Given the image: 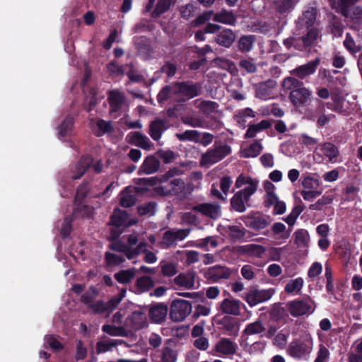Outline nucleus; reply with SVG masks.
<instances>
[{"label":"nucleus","instance_id":"13d9d810","mask_svg":"<svg viewBox=\"0 0 362 362\" xmlns=\"http://www.w3.org/2000/svg\"><path fill=\"white\" fill-rule=\"evenodd\" d=\"M177 353L172 349L166 346L163 349L160 359L157 362H175Z\"/></svg>","mask_w":362,"mask_h":362},{"label":"nucleus","instance_id":"a878e982","mask_svg":"<svg viewBox=\"0 0 362 362\" xmlns=\"http://www.w3.org/2000/svg\"><path fill=\"white\" fill-rule=\"evenodd\" d=\"M238 251L242 255L259 258L265 252L266 249L259 245L249 244L239 247Z\"/></svg>","mask_w":362,"mask_h":362},{"label":"nucleus","instance_id":"c9c22d12","mask_svg":"<svg viewBox=\"0 0 362 362\" xmlns=\"http://www.w3.org/2000/svg\"><path fill=\"white\" fill-rule=\"evenodd\" d=\"M238 66L241 70L250 74H255L257 71V64L252 57H247L241 58L238 62Z\"/></svg>","mask_w":362,"mask_h":362},{"label":"nucleus","instance_id":"69168bd1","mask_svg":"<svg viewBox=\"0 0 362 362\" xmlns=\"http://www.w3.org/2000/svg\"><path fill=\"white\" fill-rule=\"evenodd\" d=\"M303 210V208L301 206H295L293 209V210L291 212V214L285 219L286 222L289 226H293L295 223L296 218L301 214Z\"/></svg>","mask_w":362,"mask_h":362},{"label":"nucleus","instance_id":"37998d69","mask_svg":"<svg viewBox=\"0 0 362 362\" xmlns=\"http://www.w3.org/2000/svg\"><path fill=\"white\" fill-rule=\"evenodd\" d=\"M265 329L263 322L258 320L254 322L248 324L244 330V334L246 335L258 334L264 332Z\"/></svg>","mask_w":362,"mask_h":362},{"label":"nucleus","instance_id":"052dcab7","mask_svg":"<svg viewBox=\"0 0 362 362\" xmlns=\"http://www.w3.org/2000/svg\"><path fill=\"white\" fill-rule=\"evenodd\" d=\"M117 346V343H116V341H112L111 340L109 341H99L96 344V352L98 354L105 353Z\"/></svg>","mask_w":362,"mask_h":362},{"label":"nucleus","instance_id":"e2e57ef3","mask_svg":"<svg viewBox=\"0 0 362 362\" xmlns=\"http://www.w3.org/2000/svg\"><path fill=\"white\" fill-rule=\"evenodd\" d=\"M136 203V198L134 195L128 193H122L119 204L124 208H129L133 206Z\"/></svg>","mask_w":362,"mask_h":362},{"label":"nucleus","instance_id":"1a4fd4ad","mask_svg":"<svg viewBox=\"0 0 362 362\" xmlns=\"http://www.w3.org/2000/svg\"><path fill=\"white\" fill-rule=\"evenodd\" d=\"M276 86V81L273 79H268L252 85L255 97L261 100L270 98Z\"/></svg>","mask_w":362,"mask_h":362},{"label":"nucleus","instance_id":"7c9ffc66","mask_svg":"<svg viewBox=\"0 0 362 362\" xmlns=\"http://www.w3.org/2000/svg\"><path fill=\"white\" fill-rule=\"evenodd\" d=\"M211 63L214 66L226 70L232 74H234L238 71V69L235 63L224 57H216L212 60Z\"/></svg>","mask_w":362,"mask_h":362},{"label":"nucleus","instance_id":"c85d7f7f","mask_svg":"<svg viewBox=\"0 0 362 362\" xmlns=\"http://www.w3.org/2000/svg\"><path fill=\"white\" fill-rule=\"evenodd\" d=\"M160 167V161L154 156H148L145 158L139 172L144 174H152L156 173Z\"/></svg>","mask_w":362,"mask_h":362},{"label":"nucleus","instance_id":"2f4dec72","mask_svg":"<svg viewBox=\"0 0 362 362\" xmlns=\"http://www.w3.org/2000/svg\"><path fill=\"white\" fill-rule=\"evenodd\" d=\"M317 11L315 8L310 7L303 12L301 17L298 19V23L309 28L313 26L316 21Z\"/></svg>","mask_w":362,"mask_h":362},{"label":"nucleus","instance_id":"a18cd8bd","mask_svg":"<svg viewBox=\"0 0 362 362\" xmlns=\"http://www.w3.org/2000/svg\"><path fill=\"white\" fill-rule=\"evenodd\" d=\"M224 232L233 240H239L245 235V229L238 226H228L223 228Z\"/></svg>","mask_w":362,"mask_h":362},{"label":"nucleus","instance_id":"9d476101","mask_svg":"<svg viewBox=\"0 0 362 362\" xmlns=\"http://www.w3.org/2000/svg\"><path fill=\"white\" fill-rule=\"evenodd\" d=\"M312 346L311 339H308L305 341H293L289 345L288 351L293 357L302 358L311 351Z\"/></svg>","mask_w":362,"mask_h":362},{"label":"nucleus","instance_id":"4be33fe9","mask_svg":"<svg viewBox=\"0 0 362 362\" xmlns=\"http://www.w3.org/2000/svg\"><path fill=\"white\" fill-rule=\"evenodd\" d=\"M168 313V307L163 304H157L152 306L149 310V317L151 321L154 323H162Z\"/></svg>","mask_w":362,"mask_h":362},{"label":"nucleus","instance_id":"a19ab883","mask_svg":"<svg viewBox=\"0 0 362 362\" xmlns=\"http://www.w3.org/2000/svg\"><path fill=\"white\" fill-rule=\"evenodd\" d=\"M74 123L73 117L68 115L62 123L58 127L59 135L62 137L69 135L71 132Z\"/></svg>","mask_w":362,"mask_h":362},{"label":"nucleus","instance_id":"ea45409f","mask_svg":"<svg viewBox=\"0 0 362 362\" xmlns=\"http://www.w3.org/2000/svg\"><path fill=\"white\" fill-rule=\"evenodd\" d=\"M173 0H158L156 5V8L151 13V17L152 18H157L161 16V14L166 12L170 7Z\"/></svg>","mask_w":362,"mask_h":362},{"label":"nucleus","instance_id":"ddd939ff","mask_svg":"<svg viewBox=\"0 0 362 362\" xmlns=\"http://www.w3.org/2000/svg\"><path fill=\"white\" fill-rule=\"evenodd\" d=\"M240 304L239 300L227 298L221 301L218 309L223 314L238 316L240 314Z\"/></svg>","mask_w":362,"mask_h":362},{"label":"nucleus","instance_id":"bf43d9fd","mask_svg":"<svg viewBox=\"0 0 362 362\" xmlns=\"http://www.w3.org/2000/svg\"><path fill=\"white\" fill-rule=\"evenodd\" d=\"M105 259L107 265L109 266H117L124 262V258L122 256L106 252L105 253Z\"/></svg>","mask_w":362,"mask_h":362},{"label":"nucleus","instance_id":"6e6552de","mask_svg":"<svg viewBox=\"0 0 362 362\" xmlns=\"http://www.w3.org/2000/svg\"><path fill=\"white\" fill-rule=\"evenodd\" d=\"M252 190L243 189L238 191L230 199V207L235 211L243 213L246 210V204L253 194Z\"/></svg>","mask_w":362,"mask_h":362},{"label":"nucleus","instance_id":"4468645a","mask_svg":"<svg viewBox=\"0 0 362 362\" xmlns=\"http://www.w3.org/2000/svg\"><path fill=\"white\" fill-rule=\"evenodd\" d=\"M237 344L228 338H221L214 346V351L218 355L231 356L236 353Z\"/></svg>","mask_w":362,"mask_h":362},{"label":"nucleus","instance_id":"c03bdc74","mask_svg":"<svg viewBox=\"0 0 362 362\" xmlns=\"http://www.w3.org/2000/svg\"><path fill=\"white\" fill-rule=\"evenodd\" d=\"M102 330L110 336L128 337V332L123 327H117L112 325H104Z\"/></svg>","mask_w":362,"mask_h":362},{"label":"nucleus","instance_id":"603ef678","mask_svg":"<svg viewBox=\"0 0 362 362\" xmlns=\"http://www.w3.org/2000/svg\"><path fill=\"white\" fill-rule=\"evenodd\" d=\"M89 190V182L88 181H83L76 189L75 202L81 203L87 197Z\"/></svg>","mask_w":362,"mask_h":362},{"label":"nucleus","instance_id":"72a5a7b5","mask_svg":"<svg viewBox=\"0 0 362 362\" xmlns=\"http://www.w3.org/2000/svg\"><path fill=\"white\" fill-rule=\"evenodd\" d=\"M135 276L134 269H122L114 274L116 281L122 284H129Z\"/></svg>","mask_w":362,"mask_h":362},{"label":"nucleus","instance_id":"a211bd4d","mask_svg":"<svg viewBox=\"0 0 362 362\" xmlns=\"http://www.w3.org/2000/svg\"><path fill=\"white\" fill-rule=\"evenodd\" d=\"M167 129L168 127L164 119H156L151 122L148 133L154 141H158Z\"/></svg>","mask_w":362,"mask_h":362},{"label":"nucleus","instance_id":"338daca9","mask_svg":"<svg viewBox=\"0 0 362 362\" xmlns=\"http://www.w3.org/2000/svg\"><path fill=\"white\" fill-rule=\"evenodd\" d=\"M90 308L93 312L95 314H103L107 313V308L105 303L103 300H99L95 303H93V305H90Z\"/></svg>","mask_w":362,"mask_h":362},{"label":"nucleus","instance_id":"f704fd0d","mask_svg":"<svg viewBox=\"0 0 362 362\" xmlns=\"http://www.w3.org/2000/svg\"><path fill=\"white\" fill-rule=\"evenodd\" d=\"M321 150L323 154L329 158L330 162H334L339 156V151L338 148L330 142H325L321 145Z\"/></svg>","mask_w":362,"mask_h":362},{"label":"nucleus","instance_id":"680f3d73","mask_svg":"<svg viewBox=\"0 0 362 362\" xmlns=\"http://www.w3.org/2000/svg\"><path fill=\"white\" fill-rule=\"evenodd\" d=\"M302 185L306 189L316 190L320 186V182L311 176H306L302 180Z\"/></svg>","mask_w":362,"mask_h":362},{"label":"nucleus","instance_id":"bb28decb","mask_svg":"<svg viewBox=\"0 0 362 362\" xmlns=\"http://www.w3.org/2000/svg\"><path fill=\"white\" fill-rule=\"evenodd\" d=\"M128 214L126 211L119 209H115L113 214L110 216L109 225L114 227L120 228L121 226H127V220Z\"/></svg>","mask_w":362,"mask_h":362},{"label":"nucleus","instance_id":"5701e85b","mask_svg":"<svg viewBox=\"0 0 362 362\" xmlns=\"http://www.w3.org/2000/svg\"><path fill=\"white\" fill-rule=\"evenodd\" d=\"M134 45L139 54L148 57L151 52L149 39L145 36H135L133 38Z\"/></svg>","mask_w":362,"mask_h":362},{"label":"nucleus","instance_id":"6ab92c4d","mask_svg":"<svg viewBox=\"0 0 362 362\" xmlns=\"http://www.w3.org/2000/svg\"><path fill=\"white\" fill-rule=\"evenodd\" d=\"M127 321L131 327L134 330H139L147 327V318L142 310H135L127 317Z\"/></svg>","mask_w":362,"mask_h":362},{"label":"nucleus","instance_id":"aec40b11","mask_svg":"<svg viewBox=\"0 0 362 362\" xmlns=\"http://www.w3.org/2000/svg\"><path fill=\"white\" fill-rule=\"evenodd\" d=\"M236 39L235 33L231 29H224L215 38V42L221 47L229 48Z\"/></svg>","mask_w":362,"mask_h":362},{"label":"nucleus","instance_id":"b1692460","mask_svg":"<svg viewBox=\"0 0 362 362\" xmlns=\"http://www.w3.org/2000/svg\"><path fill=\"white\" fill-rule=\"evenodd\" d=\"M256 37L253 35H241L237 42V48L240 53L251 52L255 46Z\"/></svg>","mask_w":362,"mask_h":362},{"label":"nucleus","instance_id":"4c0bfd02","mask_svg":"<svg viewBox=\"0 0 362 362\" xmlns=\"http://www.w3.org/2000/svg\"><path fill=\"white\" fill-rule=\"evenodd\" d=\"M262 148L263 147L259 141H256L241 151V157L246 158L257 157L261 153Z\"/></svg>","mask_w":362,"mask_h":362},{"label":"nucleus","instance_id":"de8ad7c7","mask_svg":"<svg viewBox=\"0 0 362 362\" xmlns=\"http://www.w3.org/2000/svg\"><path fill=\"white\" fill-rule=\"evenodd\" d=\"M169 317L173 322L181 321V299H175L172 302Z\"/></svg>","mask_w":362,"mask_h":362},{"label":"nucleus","instance_id":"423d86ee","mask_svg":"<svg viewBox=\"0 0 362 362\" xmlns=\"http://www.w3.org/2000/svg\"><path fill=\"white\" fill-rule=\"evenodd\" d=\"M287 308L291 315L299 317L313 313L315 309V303L310 298H305L288 302Z\"/></svg>","mask_w":362,"mask_h":362},{"label":"nucleus","instance_id":"2eb2a0df","mask_svg":"<svg viewBox=\"0 0 362 362\" xmlns=\"http://www.w3.org/2000/svg\"><path fill=\"white\" fill-rule=\"evenodd\" d=\"M193 210L212 219H217L221 214V206L218 204L204 203L193 206Z\"/></svg>","mask_w":362,"mask_h":362},{"label":"nucleus","instance_id":"9b49d317","mask_svg":"<svg viewBox=\"0 0 362 362\" xmlns=\"http://www.w3.org/2000/svg\"><path fill=\"white\" fill-rule=\"evenodd\" d=\"M93 158L88 155L83 156L80 160L71 169V178L80 179L90 167Z\"/></svg>","mask_w":362,"mask_h":362},{"label":"nucleus","instance_id":"c756f323","mask_svg":"<svg viewBox=\"0 0 362 362\" xmlns=\"http://www.w3.org/2000/svg\"><path fill=\"white\" fill-rule=\"evenodd\" d=\"M258 183L257 180L240 174L236 179L235 186L236 188H240L243 185H247L244 189H252V193H255L257 191Z\"/></svg>","mask_w":362,"mask_h":362},{"label":"nucleus","instance_id":"8fccbe9b","mask_svg":"<svg viewBox=\"0 0 362 362\" xmlns=\"http://www.w3.org/2000/svg\"><path fill=\"white\" fill-rule=\"evenodd\" d=\"M156 203L148 202L137 206V212L139 216H153L156 212Z\"/></svg>","mask_w":362,"mask_h":362},{"label":"nucleus","instance_id":"58836bf2","mask_svg":"<svg viewBox=\"0 0 362 362\" xmlns=\"http://www.w3.org/2000/svg\"><path fill=\"white\" fill-rule=\"evenodd\" d=\"M112 242L108 245V248L111 250L122 252L128 259H132L130 255V247L119 240H112Z\"/></svg>","mask_w":362,"mask_h":362},{"label":"nucleus","instance_id":"49530a36","mask_svg":"<svg viewBox=\"0 0 362 362\" xmlns=\"http://www.w3.org/2000/svg\"><path fill=\"white\" fill-rule=\"evenodd\" d=\"M136 286L141 292H146L154 286V281L150 276H143L137 279Z\"/></svg>","mask_w":362,"mask_h":362},{"label":"nucleus","instance_id":"dca6fc26","mask_svg":"<svg viewBox=\"0 0 362 362\" xmlns=\"http://www.w3.org/2000/svg\"><path fill=\"white\" fill-rule=\"evenodd\" d=\"M107 101L110 105V112H117L122 108L125 102L124 94L119 90L109 91Z\"/></svg>","mask_w":362,"mask_h":362},{"label":"nucleus","instance_id":"e433bc0d","mask_svg":"<svg viewBox=\"0 0 362 362\" xmlns=\"http://www.w3.org/2000/svg\"><path fill=\"white\" fill-rule=\"evenodd\" d=\"M154 28L155 25L150 20L142 18L134 25L132 30L134 33H150Z\"/></svg>","mask_w":362,"mask_h":362},{"label":"nucleus","instance_id":"20e7f679","mask_svg":"<svg viewBox=\"0 0 362 362\" xmlns=\"http://www.w3.org/2000/svg\"><path fill=\"white\" fill-rule=\"evenodd\" d=\"M181 170L175 167L170 169L160 179V182H166L167 185L164 186L168 189V192L170 194H177L181 192Z\"/></svg>","mask_w":362,"mask_h":362},{"label":"nucleus","instance_id":"0eeeda50","mask_svg":"<svg viewBox=\"0 0 362 362\" xmlns=\"http://www.w3.org/2000/svg\"><path fill=\"white\" fill-rule=\"evenodd\" d=\"M320 37V31L317 28H311L308 33L295 40V47L298 50H307L315 47Z\"/></svg>","mask_w":362,"mask_h":362},{"label":"nucleus","instance_id":"4d7b16f0","mask_svg":"<svg viewBox=\"0 0 362 362\" xmlns=\"http://www.w3.org/2000/svg\"><path fill=\"white\" fill-rule=\"evenodd\" d=\"M303 285V280L301 278H297L291 280L285 286V291L291 293L293 292H299Z\"/></svg>","mask_w":362,"mask_h":362},{"label":"nucleus","instance_id":"6e6d98bb","mask_svg":"<svg viewBox=\"0 0 362 362\" xmlns=\"http://www.w3.org/2000/svg\"><path fill=\"white\" fill-rule=\"evenodd\" d=\"M163 243L168 246L173 245L177 239H181V229L177 230L176 232L172 230H167L163 234Z\"/></svg>","mask_w":362,"mask_h":362},{"label":"nucleus","instance_id":"0e129e2a","mask_svg":"<svg viewBox=\"0 0 362 362\" xmlns=\"http://www.w3.org/2000/svg\"><path fill=\"white\" fill-rule=\"evenodd\" d=\"M156 155L162 159L165 163H170L176 158L175 153L170 150L163 151L160 149L157 151Z\"/></svg>","mask_w":362,"mask_h":362},{"label":"nucleus","instance_id":"f03ea898","mask_svg":"<svg viewBox=\"0 0 362 362\" xmlns=\"http://www.w3.org/2000/svg\"><path fill=\"white\" fill-rule=\"evenodd\" d=\"M168 100H173L176 104L167 109L166 114L169 118L178 117L181 115V82L174 85L164 86L157 95L158 103L162 104Z\"/></svg>","mask_w":362,"mask_h":362},{"label":"nucleus","instance_id":"f8f14e48","mask_svg":"<svg viewBox=\"0 0 362 362\" xmlns=\"http://www.w3.org/2000/svg\"><path fill=\"white\" fill-rule=\"evenodd\" d=\"M231 275L230 269L222 266H214L209 268L206 272L205 278L211 281L217 282L221 279H227Z\"/></svg>","mask_w":362,"mask_h":362},{"label":"nucleus","instance_id":"473e14b6","mask_svg":"<svg viewBox=\"0 0 362 362\" xmlns=\"http://www.w3.org/2000/svg\"><path fill=\"white\" fill-rule=\"evenodd\" d=\"M202 88L199 83H192L190 82H182V96L188 99L197 96Z\"/></svg>","mask_w":362,"mask_h":362},{"label":"nucleus","instance_id":"f3484780","mask_svg":"<svg viewBox=\"0 0 362 362\" xmlns=\"http://www.w3.org/2000/svg\"><path fill=\"white\" fill-rule=\"evenodd\" d=\"M320 59L316 58L315 60L308 63L299 66L292 71V74L299 78H304L315 73L317 66L320 64Z\"/></svg>","mask_w":362,"mask_h":362},{"label":"nucleus","instance_id":"3c124183","mask_svg":"<svg viewBox=\"0 0 362 362\" xmlns=\"http://www.w3.org/2000/svg\"><path fill=\"white\" fill-rule=\"evenodd\" d=\"M98 127L97 136H101L105 134L110 133L113 131V127L110 121H105L103 119H99L96 123Z\"/></svg>","mask_w":362,"mask_h":362},{"label":"nucleus","instance_id":"393cba45","mask_svg":"<svg viewBox=\"0 0 362 362\" xmlns=\"http://www.w3.org/2000/svg\"><path fill=\"white\" fill-rule=\"evenodd\" d=\"M127 137L129 138V141L136 146L144 149L149 150L151 148V141L145 135L139 132H130Z\"/></svg>","mask_w":362,"mask_h":362},{"label":"nucleus","instance_id":"864d4df0","mask_svg":"<svg viewBox=\"0 0 362 362\" xmlns=\"http://www.w3.org/2000/svg\"><path fill=\"white\" fill-rule=\"evenodd\" d=\"M295 237V244L297 245L298 247H306L308 246L309 242V235L306 230H297L294 233Z\"/></svg>","mask_w":362,"mask_h":362},{"label":"nucleus","instance_id":"412c9836","mask_svg":"<svg viewBox=\"0 0 362 362\" xmlns=\"http://www.w3.org/2000/svg\"><path fill=\"white\" fill-rule=\"evenodd\" d=\"M194 105L197 108L199 109L203 114L206 115L221 112L218 110L219 105L214 101L198 99L194 101Z\"/></svg>","mask_w":362,"mask_h":362},{"label":"nucleus","instance_id":"f257e3e1","mask_svg":"<svg viewBox=\"0 0 362 362\" xmlns=\"http://www.w3.org/2000/svg\"><path fill=\"white\" fill-rule=\"evenodd\" d=\"M284 90H290L288 98L295 108L304 107L312 101V91L294 77H286L282 82Z\"/></svg>","mask_w":362,"mask_h":362},{"label":"nucleus","instance_id":"774afa93","mask_svg":"<svg viewBox=\"0 0 362 362\" xmlns=\"http://www.w3.org/2000/svg\"><path fill=\"white\" fill-rule=\"evenodd\" d=\"M346 17L350 18L356 22L362 21V8L356 6Z\"/></svg>","mask_w":362,"mask_h":362},{"label":"nucleus","instance_id":"09e8293b","mask_svg":"<svg viewBox=\"0 0 362 362\" xmlns=\"http://www.w3.org/2000/svg\"><path fill=\"white\" fill-rule=\"evenodd\" d=\"M358 0H338L337 8L340 13L346 16L356 6Z\"/></svg>","mask_w":362,"mask_h":362},{"label":"nucleus","instance_id":"79ce46f5","mask_svg":"<svg viewBox=\"0 0 362 362\" xmlns=\"http://www.w3.org/2000/svg\"><path fill=\"white\" fill-rule=\"evenodd\" d=\"M297 0H276L274 1L275 9L280 13L290 12L296 4Z\"/></svg>","mask_w":362,"mask_h":362},{"label":"nucleus","instance_id":"7ed1b4c3","mask_svg":"<svg viewBox=\"0 0 362 362\" xmlns=\"http://www.w3.org/2000/svg\"><path fill=\"white\" fill-rule=\"evenodd\" d=\"M230 152L231 148L228 145L215 146L202 154L200 163L204 166L211 165L223 159Z\"/></svg>","mask_w":362,"mask_h":362},{"label":"nucleus","instance_id":"5fc2aeb1","mask_svg":"<svg viewBox=\"0 0 362 362\" xmlns=\"http://www.w3.org/2000/svg\"><path fill=\"white\" fill-rule=\"evenodd\" d=\"M98 293V290L94 286H90L88 291L81 296V300L83 303L88 305V308H90V305H93V300L97 296Z\"/></svg>","mask_w":362,"mask_h":362},{"label":"nucleus","instance_id":"cd10ccee","mask_svg":"<svg viewBox=\"0 0 362 362\" xmlns=\"http://www.w3.org/2000/svg\"><path fill=\"white\" fill-rule=\"evenodd\" d=\"M213 20L223 24L234 25L236 23V17L231 11L222 9L216 13H214Z\"/></svg>","mask_w":362,"mask_h":362},{"label":"nucleus","instance_id":"39448f33","mask_svg":"<svg viewBox=\"0 0 362 362\" xmlns=\"http://www.w3.org/2000/svg\"><path fill=\"white\" fill-rule=\"evenodd\" d=\"M274 293L273 288L259 289L255 286L250 287L245 293L244 300L250 307L269 300Z\"/></svg>","mask_w":362,"mask_h":362}]
</instances>
